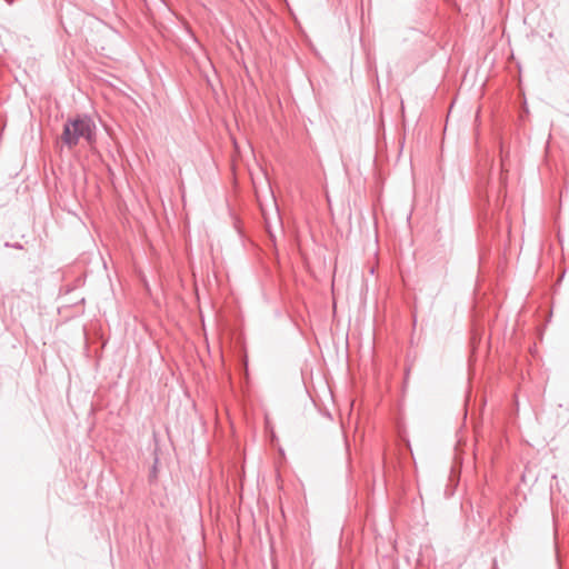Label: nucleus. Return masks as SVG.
<instances>
[{
  "label": "nucleus",
  "instance_id": "nucleus-1",
  "mask_svg": "<svg viewBox=\"0 0 569 569\" xmlns=\"http://www.w3.org/2000/svg\"><path fill=\"white\" fill-rule=\"evenodd\" d=\"M96 131L97 126L90 116L77 114L63 123L61 140L69 149L76 147L80 139L91 146L96 142Z\"/></svg>",
  "mask_w": 569,
  "mask_h": 569
},
{
  "label": "nucleus",
  "instance_id": "nucleus-2",
  "mask_svg": "<svg viewBox=\"0 0 569 569\" xmlns=\"http://www.w3.org/2000/svg\"><path fill=\"white\" fill-rule=\"evenodd\" d=\"M158 462H159V458L156 456L154 458V462H153V466H152V470H151V473H150V477H157V466H158Z\"/></svg>",
  "mask_w": 569,
  "mask_h": 569
},
{
  "label": "nucleus",
  "instance_id": "nucleus-3",
  "mask_svg": "<svg viewBox=\"0 0 569 569\" xmlns=\"http://www.w3.org/2000/svg\"><path fill=\"white\" fill-rule=\"evenodd\" d=\"M6 247H11V248H14V249H22V244L19 243V242H14V243H9V242H6L4 244Z\"/></svg>",
  "mask_w": 569,
  "mask_h": 569
},
{
  "label": "nucleus",
  "instance_id": "nucleus-4",
  "mask_svg": "<svg viewBox=\"0 0 569 569\" xmlns=\"http://www.w3.org/2000/svg\"><path fill=\"white\" fill-rule=\"evenodd\" d=\"M450 481L455 483V486L458 483V477L455 476V472H451Z\"/></svg>",
  "mask_w": 569,
  "mask_h": 569
}]
</instances>
